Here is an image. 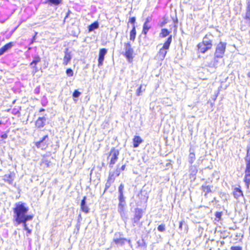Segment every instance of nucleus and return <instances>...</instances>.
<instances>
[{"label": "nucleus", "instance_id": "1", "mask_svg": "<svg viewBox=\"0 0 250 250\" xmlns=\"http://www.w3.org/2000/svg\"><path fill=\"white\" fill-rule=\"evenodd\" d=\"M28 210V208L26 207L24 203H19L17 204V223L21 224L24 229L27 231L28 234H31L32 230L30 229L28 222L33 218V215H26ZM30 227L32 225H30Z\"/></svg>", "mask_w": 250, "mask_h": 250}, {"label": "nucleus", "instance_id": "2", "mask_svg": "<svg viewBox=\"0 0 250 250\" xmlns=\"http://www.w3.org/2000/svg\"><path fill=\"white\" fill-rule=\"evenodd\" d=\"M171 42L172 36H170L159 51L158 54V57L159 59L161 60H163L164 59L167 53V50L169 49Z\"/></svg>", "mask_w": 250, "mask_h": 250}, {"label": "nucleus", "instance_id": "3", "mask_svg": "<svg viewBox=\"0 0 250 250\" xmlns=\"http://www.w3.org/2000/svg\"><path fill=\"white\" fill-rule=\"evenodd\" d=\"M211 41L207 36L204 38L203 42L198 45V49L201 53H204L212 47Z\"/></svg>", "mask_w": 250, "mask_h": 250}, {"label": "nucleus", "instance_id": "4", "mask_svg": "<svg viewBox=\"0 0 250 250\" xmlns=\"http://www.w3.org/2000/svg\"><path fill=\"white\" fill-rule=\"evenodd\" d=\"M124 55L127 61L129 62H132L134 57V51L131 44L129 42L124 44Z\"/></svg>", "mask_w": 250, "mask_h": 250}, {"label": "nucleus", "instance_id": "5", "mask_svg": "<svg viewBox=\"0 0 250 250\" xmlns=\"http://www.w3.org/2000/svg\"><path fill=\"white\" fill-rule=\"evenodd\" d=\"M226 44L223 42H220L217 46L216 51L214 54L216 58H222L224 56Z\"/></svg>", "mask_w": 250, "mask_h": 250}, {"label": "nucleus", "instance_id": "6", "mask_svg": "<svg viewBox=\"0 0 250 250\" xmlns=\"http://www.w3.org/2000/svg\"><path fill=\"white\" fill-rule=\"evenodd\" d=\"M119 155V152L118 150L112 148L110 150L108 158L110 160L109 165L111 167H112L116 163Z\"/></svg>", "mask_w": 250, "mask_h": 250}, {"label": "nucleus", "instance_id": "7", "mask_svg": "<svg viewBox=\"0 0 250 250\" xmlns=\"http://www.w3.org/2000/svg\"><path fill=\"white\" fill-rule=\"evenodd\" d=\"M119 204L118 206V211L121 216L123 217L125 215L124 207L125 205V198L124 195L119 196Z\"/></svg>", "mask_w": 250, "mask_h": 250}, {"label": "nucleus", "instance_id": "8", "mask_svg": "<svg viewBox=\"0 0 250 250\" xmlns=\"http://www.w3.org/2000/svg\"><path fill=\"white\" fill-rule=\"evenodd\" d=\"M107 53V50L105 48L100 49L99 52V57L98 59V66L100 67L103 65L104 56Z\"/></svg>", "mask_w": 250, "mask_h": 250}, {"label": "nucleus", "instance_id": "9", "mask_svg": "<svg viewBox=\"0 0 250 250\" xmlns=\"http://www.w3.org/2000/svg\"><path fill=\"white\" fill-rule=\"evenodd\" d=\"M86 197L84 196L83 198V199L82 200L81 204V208L82 210L87 213L89 212V208L86 205Z\"/></svg>", "mask_w": 250, "mask_h": 250}, {"label": "nucleus", "instance_id": "10", "mask_svg": "<svg viewBox=\"0 0 250 250\" xmlns=\"http://www.w3.org/2000/svg\"><path fill=\"white\" fill-rule=\"evenodd\" d=\"M13 45L14 44L10 42L6 44L2 47L0 48V56L2 55L5 52L9 50Z\"/></svg>", "mask_w": 250, "mask_h": 250}, {"label": "nucleus", "instance_id": "11", "mask_svg": "<svg viewBox=\"0 0 250 250\" xmlns=\"http://www.w3.org/2000/svg\"><path fill=\"white\" fill-rule=\"evenodd\" d=\"M127 240L125 238H123L122 237H114L113 239V241L117 245L122 246L125 244V242Z\"/></svg>", "mask_w": 250, "mask_h": 250}, {"label": "nucleus", "instance_id": "12", "mask_svg": "<svg viewBox=\"0 0 250 250\" xmlns=\"http://www.w3.org/2000/svg\"><path fill=\"white\" fill-rule=\"evenodd\" d=\"M45 121V118L44 117H40L37 120L36 122V125L38 127L40 128L43 127L44 125V123Z\"/></svg>", "mask_w": 250, "mask_h": 250}, {"label": "nucleus", "instance_id": "13", "mask_svg": "<svg viewBox=\"0 0 250 250\" xmlns=\"http://www.w3.org/2000/svg\"><path fill=\"white\" fill-rule=\"evenodd\" d=\"M142 139L140 136H135L133 139V146L134 147H137L142 142Z\"/></svg>", "mask_w": 250, "mask_h": 250}, {"label": "nucleus", "instance_id": "14", "mask_svg": "<svg viewBox=\"0 0 250 250\" xmlns=\"http://www.w3.org/2000/svg\"><path fill=\"white\" fill-rule=\"evenodd\" d=\"M245 182L247 188H249L250 185V171H245Z\"/></svg>", "mask_w": 250, "mask_h": 250}, {"label": "nucleus", "instance_id": "15", "mask_svg": "<svg viewBox=\"0 0 250 250\" xmlns=\"http://www.w3.org/2000/svg\"><path fill=\"white\" fill-rule=\"evenodd\" d=\"M71 57L69 53H65V56L63 58V64L64 65H66L67 63L71 60Z\"/></svg>", "mask_w": 250, "mask_h": 250}, {"label": "nucleus", "instance_id": "16", "mask_svg": "<svg viewBox=\"0 0 250 250\" xmlns=\"http://www.w3.org/2000/svg\"><path fill=\"white\" fill-rule=\"evenodd\" d=\"M195 160V155L193 152L191 151V149H190V153L188 156V162L190 164L193 163Z\"/></svg>", "mask_w": 250, "mask_h": 250}, {"label": "nucleus", "instance_id": "17", "mask_svg": "<svg viewBox=\"0 0 250 250\" xmlns=\"http://www.w3.org/2000/svg\"><path fill=\"white\" fill-rule=\"evenodd\" d=\"M136 34V32L135 30V27L134 25H133V28L130 33V40L131 41H134V40L135 39Z\"/></svg>", "mask_w": 250, "mask_h": 250}, {"label": "nucleus", "instance_id": "18", "mask_svg": "<svg viewBox=\"0 0 250 250\" xmlns=\"http://www.w3.org/2000/svg\"><path fill=\"white\" fill-rule=\"evenodd\" d=\"M99 27V24L97 22H95L90 25L88 27L89 31L91 32L94 30L97 29Z\"/></svg>", "mask_w": 250, "mask_h": 250}, {"label": "nucleus", "instance_id": "19", "mask_svg": "<svg viewBox=\"0 0 250 250\" xmlns=\"http://www.w3.org/2000/svg\"><path fill=\"white\" fill-rule=\"evenodd\" d=\"M234 196L235 198H238L241 196H243L242 191L239 188H236L234 191Z\"/></svg>", "mask_w": 250, "mask_h": 250}, {"label": "nucleus", "instance_id": "20", "mask_svg": "<svg viewBox=\"0 0 250 250\" xmlns=\"http://www.w3.org/2000/svg\"><path fill=\"white\" fill-rule=\"evenodd\" d=\"M40 61H41L40 58L39 57H36L34 59L33 61L30 63V65L32 67L34 68V67H35V66L37 64V63L39 62Z\"/></svg>", "mask_w": 250, "mask_h": 250}, {"label": "nucleus", "instance_id": "21", "mask_svg": "<svg viewBox=\"0 0 250 250\" xmlns=\"http://www.w3.org/2000/svg\"><path fill=\"white\" fill-rule=\"evenodd\" d=\"M47 135H45L43 137V139L41 141H39V142H38L36 143V146L38 147V148H42V149H43L44 146H42V144L43 142V141L46 138H47Z\"/></svg>", "mask_w": 250, "mask_h": 250}, {"label": "nucleus", "instance_id": "22", "mask_svg": "<svg viewBox=\"0 0 250 250\" xmlns=\"http://www.w3.org/2000/svg\"><path fill=\"white\" fill-rule=\"evenodd\" d=\"M150 28V25L147 23H144V26H143V32L145 34H146L147 31Z\"/></svg>", "mask_w": 250, "mask_h": 250}, {"label": "nucleus", "instance_id": "23", "mask_svg": "<svg viewBox=\"0 0 250 250\" xmlns=\"http://www.w3.org/2000/svg\"><path fill=\"white\" fill-rule=\"evenodd\" d=\"M142 217V215L140 210L136 211L134 217V222H138Z\"/></svg>", "mask_w": 250, "mask_h": 250}, {"label": "nucleus", "instance_id": "24", "mask_svg": "<svg viewBox=\"0 0 250 250\" xmlns=\"http://www.w3.org/2000/svg\"><path fill=\"white\" fill-rule=\"evenodd\" d=\"M202 188L203 191L205 192V195L211 192L210 188L209 186H202Z\"/></svg>", "mask_w": 250, "mask_h": 250}, {"label": "nucleus", "instance_id": "25", "mask_svg": "<svg viewBox=\"0 0 250 250\" xmlns=\"http://www.w3.org/2000/svg\"><path fill=\"white\" fill-rule=\"evenodd\" d=\"M169 34V32L166 29H163L162 30L161 35L162 37H166Z\"/></svg>", "mask_w": 250, "mask_h": 250}, {"label": "nucleus", "instance_id": "26", "mask_svg": "<svg viewBox=\"0 0 250 250\" xmlns=\"http://www.w3.org/2000/svg\"><path fill=\"white\" fill-rule=\"evenodd\" d=\"M124 188V186L123 184H121L119 187V196H122L123 195V190Z\"/></svg>", "mask_w": 250, "mask_h": 250}, {"label": "nucleus", "instance_id": "27", "mask_svg": "<svg viewBox=\"0 0 250 250\" xmlns=\"http://www.w3.org/2000/svg\"><path fill=\"white\" fill-rule=\"evenodd\" d=\"M66 73L68 77H72L73 75V71L70 68L67 69L66 71Z\"/></svg>", "mask_w": 250, "mask_h": 250}, {"label": "nucleus", "instance_id": "28", "mask_svg": "<svg viewBox=\"0 0 250 250\" xmlns=\"http://www.w3.org/2000/svg\"><path fill=\"white\" fill-rule=\"evenodd\" d=\"M158 230L159 231L163 232L165 230V226L164 225H160L158 227Z\"/></svg>", "mask_w": 250, "mask_h": 250}, {"label": "nucleus", "instance_id": "29", "mask_svg": "<svg viewBox=\"0 0 250 250\" xmlns=\"http://www.w3.org/2000/svg\"><path fill=\"white\" fill-rule=\"evenodd\" d=\"M81 93L77 90H75L73 94V96L75 98H78L80 96Z\"/></svg>", "mask_w": 250, "mask_h": 250}, {"label": "nucleus", "instance_id": "30", "mask_svg": "<svg viewBox=\"0 0 250 250\" xmlns=\"http://www.w3.org/2000/svg\"><path fill=\"white\" fill-rule=\"evenodd\" d=\"M142 86L140 85V86L139 87V88L136 91V95L138 96H139L143 92V90H142Z\"/></svg>", "mask_w": 250, "mask_h": 250}, {"label": "nucleus", "instance_id": "31", "mask_svg": "<svg viewBox=\"0 0 250 250\" xmlns=\"http://www.w3.org/2000/svg\"><path fill=\"white\" fill-rule=\"evenodd\" d=\"M245 171H250V159L247 163L246 169Z\"/></svg>", "mask_w": 250, "mask_h": 250}, {"label": "nucleus", "instance_id": "32", "mask_svg": "<svg viewBox=\"0 0 250 250\" xmlns=\"http://www.w3.org/2000/svg\"><path fill=\"white\" fill-rule=\"evenodd\" d=\"M246 17L247 19L250 20V8H247V11Z\"/></svg>", "mask_w": 250, "mask_h": 250}, {"label": "nucleus", "instance_id": "33", "mask_svg": "<svg viewBox=\"0 0 250 250\" xmlns=\"http://www.w3.org/2000/svg\"><path fill=\"white\" fill-rule=\"evenodd\" d=\"M49 1L55 5H58L60 3V0H49Z\"/></svg>", "mask_w": 250, "mask_h": 250}, {"label": "nucleus", "instance_id": "34", "mask_svg": "<svg viewBox=\"0 0 250 250\" xmlns=\"http://www.w3.org/2000/svg\"><path fill=\"white\" fill-rule=\"evenodd\" d=\"M42 163L44 164L47 167H49L50 162L47 160L44 159L42 161Z\"/></svg>", "mask_w": 250, "mask_h": 250}, {"label": "nucleus", "instance_id": "35", "mask_svg": "<svg viewBox=\"0 0 250 250\" xmlns=\"http://www.w3.org/2000/svg\"><path fill=\"white\" fill-rule=\"evenodd\" d=\"M231 250H242V248L240 247H231Z\"/></svg>", "mask_w": 250, "mask_h": 250}, {"label": "nucleus", "instance_id": "36", "mask_svg": "<svg viewBox=\"0 0 250 250\" xmlns=\"http://www.w3.org/2000/svg\"><path fill=\"white\" fill-rule=\"evenodd\" d=\"M135 17H132L129 20V21L131 23H133L134 24L135 22Z\"/></svg>", "mask_w": 250, "mask_h": 250}, {"label": "nucleus", "instance_id": "37", "mask_svg": "<svg viewBox=\"0 0 250 250\" xmlns=\"http://www.w3.org/2000/svg\"><path fill=\"white\" fill-rule=\"evenodd\" d=\"M215 216L217 218H220L221 216V213L220 212H216Z\"/></svg>", "mask_w": 250, "mask_h": 250}, {"label": "nucleus", "instance_id": "38", "mask_svg": "<svg viewBox=\"0 0 250 250\" xmlns=\"http://www.w3.org/2000/svg\"><path fill=\"white\" fill-rule=\"evenodd\" d=\"M247 8H250V0H247Z\"/></svg>", "mask_w": 250, "mask_h": 250}, {"label": "nucleus", "instance_id": "39", "mask_svg": "<svg viewBox=\"0 0 250 250\" xmlns=\"http://www.w3.org/2000/svg\"><path fill=\"white\" fill-rule=\"evenodd\" d=\"M150 19L149 18H147L146 20V21L145 23H147L149 24V22H150Z\"/></svg>", "mask_w": 250, "mask_h": 250}, {"label": "nucleus", "instance_id": "40", "mask_svg": "<svg viewBox=\"0 0 250 250\" xmlns=\"http://www.w3.org/2000/svg\"><path fill=\"white\" fill-rule=\"evenodd\" d=\"M6 137H7V135L5 134H3L1 136V138L3 139H5Z\"/></svg>", "mask_w": 250, "mask_h": 250}, {"label": "nucleus", "instance_id": "41", "mask_svg": "<svg viewBox=\"0 0 250 250\" xmlns=\"http://www.w3.org/2000/svg\"><path fill=\"white\" fill-rule=\"evenodd\" d=\"M125 165H123V166H122V167H121V169H122V170H125Z\"/></svg>", "mask_w": 250, "mask_h": 250}, {"label": "nucleus", "instance_id": "42", "mask_svg": "<svg viewBox=\"0 0 250 250\" xmlns=\"http://www.w3.org/2000/svg\"><path fill=\"white\" fill-rule=\"evenodd\" d=\"M182 223H180L179 228H182Z\"/></svg>", "mask_w": 250, "mask_h": 250}, {"label": "nucleus", "instance_id": "43", "mask_svg": "<svg viewBox=\"0 0 250 250\" xmlns=\"http://www.w3.org/2000/svg\"><path fill=\"white\" fill-rule=\"evenodd\" d=\"M13 210H14V212L15 213H16V208H14L13 209Z\"/></svg>", "mask_w": 250, "mask_h": 250}, {"label": "nucleus", "instance_id": "44", "mask_svg": "<svg viewBox=\"0 0 250 250\" xmlns=\"http://www.w3.org/2000/svg\"><path fill=\"white\" fill-rule=\"evenodd\" d=\"M37 68H36V69H35V72H37Z\"/></svg>", "mask_w": 250, "mask_h": 250}, {"label": "nucleus", "instance_id": "45", "mask_svg": "<svg viewBox=\"0 0 250 250\" xmlns=\"http://www.w3.org/2000/svg\"><path fill=\"white\" fill-rule=\"evenodd\" d=\"M43 110H44L43 109H41L40 111L41 112V111H43Z\"/></svg>", "mask_w": 250, "mask_h": 250}, {"label": "nucleus", "instance_id": "46", "mask_svg": "<svg viewBox=\"0 0 250 250\" xmlns=\"http://www.w3.org/2000/svg\"><path fill=\"white\" fill-rule=\"evenodd\" d=\"M128 243H129V244H130L131 242H130V240H128Z\"/></svg>", "mask_w": 250, "mask_h": 250}]
</instances>
